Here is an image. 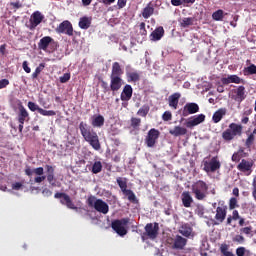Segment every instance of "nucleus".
<instances>
[{
	"instance_id": "4468645a",
	"label": "nucleus",
	"mask_w": 256,
	"mask_h": 256,
	"mask_svg": "<svg viewBox=\"0 0 256 256\" xmlns=\"http://www.w3.org/2000/svg\"><path fill=\"white\" fill-rule=\"evenodd\" d=\"M56 31L58 34H65L68 36H72L73 35V27H72L71 22H69V21L61 22L59 24V26L57 27Z\"/></svg>"
},
{
	"instance_id": "a211bd4d",
	"label": "nucleus",
	"mask_w": 256,
	"mask_h": 256,
	"mask_svg": "<svg viewBox=\"0 0 256 256\" xmlns=\"http://www.w3.org/2000/svg\"><path fill=\"white\" fill-rule=\"evenodd\" d=\"M232 92L236 95L232 96V100L236 101L238 103H241L245 100L246 94H245V87L239 86L237 89H233Z\"/></svg>"
},
{
	"instance_id": "f8f14e48",
	"label": "nucleus",
	"mask_w": 256,
	"mask_h": 256,
	"mask_svg": "<svg viewBox=\"0 0 256 256\" xmlns=\"http://www.w3.org/2000/svg\"><path fill=\"white\" fill-rule=\"evenodd\" d=\"M200 106L195 102H188L186 105L183 106L181 115L183 117H187L188 115H194L199 113Z\"/></svg>"
},
{
	"instance_id": "052dcab7",
	"label": "nucleus",
	"mask_w": 256,
	"mask_h": 256,
	"mask_svg": "<svg viewBox=\"0 0 256 256\" xmlns=\"http://www.w3.org/2000/svg\"><path fill=\"white\" fill-rule=\"evenodd\" d=\"M22 67H23V70L25 71V73H30L31 72V69L30 67L28 66V61H23L22 63Z\"/></svg>"
},
{
	"instance_id": "2eb2a0df",
	"label": "nucleus",
	"mask_w": 256,
	"mask_h": 256,
	"mask_svg": "<svg viewBox=\"0 0 256 256\" xmlns=\"http://www.w3.org/2000/svg\"><path fill=\"white\" fill-rule=\"evenodd\" d=\"M254 166L253 161H247L242 159L241 162L238 164L237 169L241 173H246V175H250L252 173V167Z\"/></svg>"
},
{
	"instance_id": "c85d7f7f",
	"label": "nucleus",
	"mask_w": 256,
	"mask_h": 256,
	"mask_svg": "<svg viewBox=\"0 0 256 256\" xmlns=\"http://www.w3.org/2000/svg\"><path fill=\"white\" fill-rule=\"evenodd\" d=\"M226 114H227L226 108H221V109L216 110L212 117L213 122L220 123L223 116H225Z\"/></svg>"
},
{
	"instance_id": "6ab92c4d",
	"label": "nucleus",
	"mask_w": 256,
	"mask_h": 256,
	"mask_svg": "<svg viewBox=\"0 0 256 256\" xmlns=\"http://www.w3.org/2000/svg\"><path fill=\"white\" fill-rule=\"evenodd\" d=\"M125 76L128 83H137L141 81V74L134 69L126 70Z\"/></svg>"
},
{
	"instance_id": "72a5a7b5",
	"label": "nucleus",
	"mask_w": 256,
	"mask_h": 256,
	"mask_svg": "<svg viewBox=\"0 0 256 256\" xmlns=\"http://www.w3.org/2000/svg\"><path fill=\"white\" fill-rule=\"evenodd\" d=\"M153 14H154V8L152 6V3L149 2L146 8L142 10L141 15L142 17H144V19H149Z\"/></svg>"
},
{
	"instance_id": "aec40b11",
	"label": "nucleus",
	"mask_w": 256,
	"mask_h": 256,
	"mask_svg": "<svg viewBox=\"0 0 256 256\" xmlns=\"http://www.w3.org/2000/svg\"><path fill=\"white\" fill-rule=\"evenodd\" d=\"M181 201L184 208H191L194 199L189 191H183L181 195Z\"/></svg>"
},
{
	"instance_id": "a19ab883",
	"label": "nucleus",
	"mask_w": 256,
	"mask_h": 256,
	"mask_svg": "<svg viewBox=\"0 0 256 256\" xmlns=\"http://www.w3.org/2000/svg\"><path fill=\"white\" fill-rule=\"evenodd\" d=\"M102 169H103L102 162L97 161V162H95V163L92 165L91 172L94 173V174H98V173H101V172H102Z\"/></svg>"
},
{
	"instance_id": "5701e85b",
	"label": "nucleus",
	"mask_w": 256,
	"mask_h": 256,
	"mask_svg": "<svg viewBox=\"0 0 256 256\" xmlns=\"http://www.w3.org/2000/svg\"><path fill=\"white\" fill-rule=\"evenodd\" d=\"M180 98L181 94L178 92L173 93L171 96H168V106L176 110L178 108Z\"/></svg>"
},
{
	"instance_id": "4c0bfd02",
	"label": "nucleus",
	"mask_w": 256,
	"mask_h": 256,
	"mask_svg": "<svg viewBox=\"0 0 256 256\" xmlns=\"http://www.w3.org/2000/svg\"><path fill=\"white\" fill-rule=\"evenodd\" d=\"M255 143V136L253 134H249L246 141H245V147L248 149V151H251L252 146Z\"/></svg>"
},
{
	"instance_id": "58836bf2",
	"label": "nucleus",
	"mask_w": 256,
	"mask_h": 256,
	"mask_svg": "<svg viewBox=\"0 0 256 256\" xmlns=\"http://www.w3.org/2000/svg\"><path fill=\"white\" fill-rule=\"evenodd\" d=\"M193 23H194V18L192 17L183 18L180 22V27L187 28L189 26H192Z\"/></svg>"
},
{
	"instance_id": "dca6fc26",
	"label": "nucleus",
	"mask_w": 256,
	"mask_h": 256,
	"mask_svg": "<svg viewBox=\"0 0 256 256\" xmlns=\"http://www.w3.org/2000/svg\"><path fill=\"white\" fill-rule=\"evenodd\" d=\"M205 118L206 117L204 114L195 115V116L189 118V120L186 123V127L188 129H192L195 126L200 125L201 123H204Z\"/></svg>"
},
{
	"instance_id": "a878e982",
	"label": "nucleus",
	"mask_w": 256,
	"mask_h": 256,
	"mask_svg": "<svg viewBox=\"0 0 256 256\" xmlns=\"http://www.w3.org/2000/svg\"><path fill=\"white\" fill-rule=\"evenodd\" d=\"M24 173L26 176L28 177H32L33 174H36L38 176H42L44 174V168L43 167H39V168H30L29 166H26Z\"/></svg>"
},
{
	"instance_id": "de8ad7c7",
	"label": "nucleus",
	"mask_w": 256,
	"mask_h": 256,
	"mask_svg": "<svg viewBox=\"0 0 256 256\" xmlns=\"http://www.w3.org/2000/svg\"><path fill=\"white\" fill-rule=\"evenodd\" d=\"M38 113L42 116H55L56 112L54 110H44L41 108V110L38 111Z\"/></svg>"
},
{
	"instance_id": "79ce46f5",
	"label": "nucleus",
	"mask_w": 256,
	"mask_h": 256,
	"mask_svg": "<svg viewBox=\"0 0 256 256\" xmlns=\"http://www.w3.org/2000/svg\"><path fill=\"white\" fill-rule=\"evenodd\" d=\"M150 112V106L149 105H143L138 111L137 115L141 117H146Z\"/></svg>"
},
{
	"instance_id": "774afa93",
	"label": "nucleus",
	"mask_w": 256,
	"mask_h": 256,
	"mask_svg": "<svg viewBox=\"0 0 256 256\" xmlns=\"http://www.w3.org/2000/svg\"><path fill=\"white\" fill-rule=\"evenodd\" d=\"M171 4L173 6H180V5H183L184 2H183V0H171Z\"/></svg>"
},
{
	"instance_id": "ea45409f",
	"label": "nucleus",
	"mask_w": 256,
	"mask_h": 256,
	"mask_svg": "<svg viewBox=\"0 0 256 256\" xmlns=\"http://www.w3.org/2000/svg\"><path fill=\"white\" fill-rule=\"evenodd\" d=\"M118 187H120L121 191H126L127 190V179L118 177L116 179Z\"/></svg>"
},
{
	"instance_id": "4d7b16f0",
	"label": "nucleus",
	"mask_w": 256,
	"mask_h": 256,
	"mask_svg": "<svg viewBox=\"0 0 256 256\" xmlns=\"http://www.w3.org/2000/svg\"><path fill=\"white\" fill-rule=\"evenodd\" d=\"M250 253V251L249 250H246L245 249V247H239V248H237V250H236V254H237V256H245V253Z\"/></svg>"
},
{
	"instance_id": "37998d69",
	"label": "nucleus",
	"mask_w": 256,
	"mask_h": 256,
	"mask_svg": "<svg viewBox=\"0 0 256 256\" xmlns=\"http://www.w3.org/2000/svg\"><path fill=\"white\" fill-rule=\"evenodd\" d=\"M244 74L247 75H255L256 74V66L254 64L247 66L244 68Z\"/></svg>"
},
{
	"instance_id": "e2e57ef3",
	"label": "nucleus",
	"mask_w": 256,
	"mask_h": 256,
	"mask_svg": "<svg viewBox=\"0 0 256 256\" xmlns=\"http://www.w3.org/2000/svg\"><path fill=\"white\" fill-rule=\"evenodd\" d=\"M126 4H127V0H117L118 9L125 8Z\"/></svg>"
},
{
	"instance_id": "864d4df0",
	"label": "nucleus",
	"mask_w": 256,
	"mask_h": 256,
	"mask_svg": "<svg viewBox=\"0 0 256 256\" xmlns=\"http://www.w3.org/2000/svg\"><path fill=\"white\" fill-rule=\"evenodd\" d=\"M195 213L198 217H204V207L203 206H200L198 205L195 209Z\"/></svg>"
},
{
	"instance_id": "680f3d73",
	"label": "nucleus",
	"mask_w": 256,
	"mask_h": 256,
	"mask_svg": "<svg viewBox=\"0 0 256 256\" xmlns=\"http://www.w3.org/2000/svg\"><path fill=\"white\" fill-rule=\"evenodd\" d=\"M10 84V81L8 79H3L0 81V90L4 89L6 86Z\"/></svg>"
},
{
	"instance_id": "338daca9",
	"label": "nucleus",
	"mask_w": 256,
	"mask_h": 256,
	"mask_svg": "<svg viewBox=\"0 0 256 256\" xmlns=\"http://www.w3.org/2000/svg\"><path fill=\"white\" fill-rule=\"evenodd\" d=\"M253 198L256 201V176L254 177L253 180V192H252Z\"/></svg>"
},
{
	"instance_id": "9d476101",
	"label": "nucleus",
	"mask_w": 256,
	"mask_h": 256,
	"mask_svg": "<svg viewBox=\"0 0 256 256\" xmlns=\"http://www.w3.org/2000/svg\"><path fill=\"white\" fill-rule=\"evenodd\" d=\"M227 217V206H217L216 207V214L214 220H212L213 225H221L225 222Z\"/></svg>"
},
{
	"instance_id": "bb28decb",
	"label": "nucleus",
	"mask_w": 256,
	"mask_h": 256,
	"mask_svg": "<svg viewBox=\"0 0 256 256\" xmlns=\"http://www.w3.org/2000/svg\"><path fill=\"white\" fill-rule=\"evenodd\" d=\"M164 36V29L162 26H159L155 29V31L150 34V40L152 41H160Z\"/></svg>"
},
{
	"instance_id": "c9c22d12",
	"label": "nucleus",
	"mask_w": 256,
	"mask_h": 256,
	"mask_svg": "<svg viewBox=\"0 0 256 256\" xmlns=\"http://www.w3.org/2000/svg\"><path fill=\"white\" fill-rule=\"evenodd\" d=\"M122 193H123V195L128 197V200H129L130 203H137L138 202V200L136 198V195H135L133 190L126 189V190H123Z\"/></svg>"
},
{
	"instance_id": "393cba45",
	"label": "nucleus",
	"mask_w": 256,
	"mask_h": 256,
	"mask_svg": "<svg viewBox=\"0 0 256 256\" xmlns=\"http://www.w3.org/2000/svg\"><path fill=\"white\" fill-rule=\"evenodd\" d=\"M123 75V69L121 68L119 62H114L112 64V71H111V76L113 78H122Z\"/></svg>"
},
{
	"instance_id": "423d86ee",
	"label": "nucleus",
	"mask_w": 256,
	"mask_h": 256,
	"mask_svg": "<svg viewBox=\"0 0 256 256\" xmlns=\"http://www.w3.org/2000/svg\"><path fill=\"white\" fill-rule=\"evenodd\" d=\"M159 231H160V227L158 222L147 223L145 226V232L141 234L142 241H145L147 239H150V240L158 239Z\"/></svg>"
},
{
	"instance_id": "412c9836",
	"label": "nucleus",
	"mask_w": 256,
	"mask_h": 256,
	"mask_svg": "<svg viewBox=\"0 0 256 256\" xmlns=\"http://www.w3.org/2000/svg\"><path fill=\"white\" fill-rule=\"evenodd\" d=\"M133 87L131 85L126 84L121 93V101H130L133 97Z\"/></svg>"
},
{
	"instance_id": "c756f323",
	"label": "nucleus",
	"mask_w": 256,
	"mask_h": 256,
	"mask_svg": "<svg viewBox=\"0 0 256 256\" xmlns=\"http://www.w3.org/2000/svg\"><path fill=\"white\" fill-rule=\"evenodd\" d=\"M45 168L47 170V176H46L47 181L49 182L50 185L55 187L54 168L51 165H46Z\"/></svg>"
},
{
	"instance_id": "c03bdc74",
	"label": "nucleus",
	"mask_w": 256,
	"mask_h": 256,
	"mask_svg": "<svg viewBox=\"0 0 256 256\" xmlns=\"http://www.w3.org/2000/svg\"><path fill=\"white\" fill-rule=\"evenodd\" d=\"M45 64L41 63L32 74V79H37L41 72L44 70Z\"/></svg>"
},
{
	"instance_id": "6e6d98bb",
	"label": "nucleus",
	"mask_w": 256,
	"mask_h": 256,
	"mask_svg": "<svg viewBox=\"0 0 256 256\" xmlns=\"http://www.w3.org/2000/svg\"><path fill=\"white\" fill-rule=\"evenodd\" d=\"M162 119L164 122H169L171 121L172 119V113L170 111H165L163 116H162Z\"/></svg>"
},
{
	"instance_id": "7c9ffc66",
	"label": "nucleus",
	"mask_w": 256,
	"mask_h": 256,
	"mask_svg": "<svg viewBox=\"0 0 256 256\" xmlns=\"http://www.w3.org/2000/svg\"><path fill=\"white\" fill-rule=\"evenodd\" d=\"M92 25V18L83 16L80 18L79 27L83 30H87Z\"/></svg>"
},
{
	"instance_id": "2f4dec72",
	"label": "nucleus",
	"mask_w": 256,
	"mask_h": 256,
	"mask_svg": "<svg viewBox=\"0 0 256 256\" xmlns=\"http://www.w3.org/2000/svg\"><path fill=\"white\" fill-rule=\"evenodd\" d=\"M105 123V118L102 115H97L92 119L91 125L95 128H102Z\"/></svg>"
},
{
	"instance_id": "9b49d317",
	"label": "nucleus",
	"mask_w": 256,
	"mask_h": 256,
	"mask_svg": "<svg viewBox=\"0 0 256 256\" xmlns=\"http://www.w3.org/2000/svg\"><path fill=\"white\" fill-rule=\"evenodd\" d=\"M55 199H60V204L66 206L68 209L77 210L78 208L72 202L70 196L63 192H57L54 195Z\"/></svg>"
},
{
	"instance_id": "09e8293b",
	"label": "nucleus",
	"mask_w": 256,
	"mask_h": 256,
	"mask_svg": "<svg viewBox=\"0 0 256 256\" xmlns=\"http://www.w3.org/2000/svg\"><path fill=\"white\" fill-rule=\"evenodd\" d=\"M212 17L216 21H221L223 19V11L221 9H218L213 13Z\"/></svg>"
},
{
	"instance_id": "20e7f679",
	"label": "nucleus",
	"mask_w": 256,
	"mask_h": 256,
	"mask_svg": "<svg viewBox=\"0 0 256 256\" xmlns=\"http://www.w3.org/2000/svg\"><path fill=\"white\" fill-rule=\"evenodd\" d=\"M111 80L110 83H108L105 80H100V87L103 89V93H109L112 92L113 95L121 89L123 85V80L121 77H109Z\"/></svg>"
},
{
	"instance_id": "b1692460",
	"label": "nucleus",
	"mask_w": 256,
	"mask_h": 256,
	"mask_svg": "<svg viewBox=\"0 0 256 256\" xmlns=\"http://www.w3.org/2000/svg\"><path fill=\"white\" fill-rule=\"evenodd\" d=\"M187 244V239L184 238L183 236L180 235H176V237L174 238V242H173V248L174 249H184V247Z\"/></svg>"
},
{
	"instance_id": "e433bc0d",
	"label": "nucleus",
	"mask_w": 256,
	"mask_h": 256,
	"mask_svg": "<svg viewBox=\"0 0 256 256\" xmlns=\"http://www.w3.org/2000/svg\"><path fill=\"white\" fill-rule=\"evenodd\" d=\"M141 124H142L141 118L132 117L130 120V126L134 130H139V128L141 127Z\"/></svg>"
},
{
	"instance_id": "f704fd0d",
	"label": "nucleus",
	"mask_w": 256,
	"mask_h": 256,
	"mask_svg": "<svg viewBox=\"0 0 256 256\" xmlns=\"http://www.w3.org/2000/svg\"><path fill=\"white\" fill-rule=\"evenodd\" d=\"M19 110H20V114H18V123L25 124L26 119L29 117V113L26 110V108L23 106H21Z\"/></svg>"
},
{
	"instance_id": "f257e3e1",
	"label": "nucleus",
	"mask_w": 256,
	"mask_h": 256,
	"mask_svg": "<svg viewBox=\"0 0 256 256\" xmlns=\"http://www.w3.org/2000/svg\"><path fill=\"white\" fill-rule=\"evenodd\" d=\"M79 129L82 137L84 140L90 144L92 148H94L95 151H100L101 144L99 140V136L96 132H94L87 123L80 122Z\"/></svg>"
},
{
	"instance_id": "cd10ccee",
	"label": "nucleus",
	"mask_w": 256,
	"mask_h": 256,
	"mask_svg": "<svg viewBox=\"0 0 256 256\" xmlns=\"http://www.w3.org/2000/svg\"><path fill=\"white\" fill-rule=\"evenodd\" d=\"M168 133L174 137L185 136L187 134V129L181 126H175L174 129H171Z\"/></svg>"
},
{
	"instance_id": "69168bd1",
	"label": "nucleus",
	"mask_w": 256,
	"mask_h": 256,
	"mask_svg": "<svg viewBox=\"0 0 256 256\" xmlns=\"http://www.w3.org/2000/svg\"><path fill=\"white\" fill-rule=\"evenodd\" d=\"M45 180H46V176H43V175L37 176V177L34 178V182H36L38 184L42 183Z\"/></svg>"
},
{
	"instance_id": "4be33fe9",
	"label": "nucleus",
	"mask_w": 256,
	"mask_h": 256,
	"mask_svg": "<svg viewBox=\"0 0 256 256\" xmlns=\"http://www.w3.org/2000/svg\"><path fill=\"white\" fill-rule=\"evenodd\" d=\"M54 42V39L50 36L42 37L38 43V49L46 51Z\"/></svg>"
},
{
	"instance_id": "473e14b6",
	"label": "nucleus",
	"mask_w": 256,
	"mask_h": 256,
	"mask_svg": "<svg viewBox=\"0 0 256 256\" xmlns=\"http://www.w3.org/2000/svg\"><path fill=\"white\" fill-rule=\"evenodd\" d=\"M180 234L184 237H190L193 232V228L189 224H183L181 228L179 229Z\"/></svg>"
},
{
	"instance_id": "f03ea898",
	"label": "nucleus",
	"mask_w": 256,
	"mask_h": 256,
	"mask_svg": "<svg viewBox=\"0 0 256 256\" xmlns=\"http://www.w3.org/2000/svg\"><path fill=\"white\" fill-rule=\"evenodd\" d=\"M191 193L197 201H205L209 195V185L203 180H198L191 185Z\"/></svg>"
},
{
	"instance_id": "1a4fd4ad",
	"label": "nucleus",
	"mask_w": 256,
	"mask_h": 256,
	"mask_svg": "<svg viewBox=\"0 0 256 256\" xmlns=\"http://www.w3.org/2000/svg\"><path fill=\"white\" fill-rule=\"evenodd\" d=\"M205 173H216L221 168V162L218 159V156L212 157L211 161H203Z\"/></svg>"
},
{
	"instance_id": "bf43d9fd",
	"label": "nucleus",
	"mask_w": 256,
	"mask_h": 256,
	"mask_svg": "<svg viewBox=\"0 0 256 256\" xmlns=\"http://www.w3.org/2000/svg\"><path fill=\"white\" fill-rule=\"evenodd\" d=\"M252 229L253 228L251 226L250 227H246V228H241L240 232H242V233H244L246 235H250L252 233Z\"/></svg>"
},
{
	"instance_id": "7ed1b4c3",
	"label": "nucleus",
	"mask_w": 256,
	"mask_h": 256,
	"mask_svg": "<svg viewBox=\"0 0 256 256\" xmlns=\"http://www.w3.org/2000/svg\"><path fill=\"white\" fill-rule=\"evenodd\" d=\"M242 134H243V125L231 123L229 124L228 129H225V131L222 132V139L226 143H230L235 139V137H241Z\"/></svg>"
},
{
	"instance_id": "39448f33",
	"label": "nucleus",
	"mask_w": 256,
	"mask_h": 256,
	"mask_svg": "<svg viewBox=\"0 0 256 256\" xmlns=\"http://www.w3.org/2000/svg\"><path fill=\"white\" fill-rule=\"evenodd\" d=\"M86 203L90 209H95L99 213L104 215L109 213L108 203L100 198H96L95 196L91 195L87 198Z\"/></svg>"
},
{
	"instance_id": "5fc2aeb1",
	"label": "nucleus",
	"mask_w": 256,
	"mask_h": 256,
	"mask_svg": "<svg viewBox=\"0 0 256 256\" xmlns=\"http://www.w3.org/2000/svg\"><path fill=\"white\" fill-rule=\"evenodd\" d=\"M233 242H237L239 244H243L245 242V238H244L243 235L237 234L236 236H234Z\"/></svg>"
},
{
	"instance_id": "ddd939ff",
	"label": "nucleus",
	"mask_w": 256,
	"mask_h": 256,
	"mask_svg": "<svg viewBox=\"0 0 256 256\" xmlns=\"http://www.w3.org/2000/svg\"><path fill=\"white\" fill-rule=\"evenodd\" d=\"M44 19H45V16L41 12L39 11L33 12L30 18L29 29L31 31L35 30L36 27L39 26Z\"/></svg>"
},
{
	"instance_id": "8fccbe9b",
	"label": "nucleus",
	"mask_w": 256,
	"mask_h": 256,
	"mask_svg": "<svg viewBox=\"0 0 256 256\" xmlns=\"http://www.w3.org/2000/svg\"><path fill=\"white\" fill-rule=\"evenodd\" d=\"M28 107H29L30 111H32V112H36V111L39 112V110L42 109L35 102H28Z\"/></svg>"
},
{
	"instance_id": "49530a36",
	"label": "nucleus",
	"mask_w": 256,
	"mask_h": 256,
	"mask_svg": "<svg viewBox=\"0 0 256 256\" xmlns=\"http://www.w3.org/2000/svg\"><path fill=\"white\" fill-rule=\"evenodd\" d=\"M244 149H239L237 153L232 154L231 160L232 162H236L238 163L239 161H241V155L239 153H243Z\"/></svg>"
},
{
	"instance_id": "13d9d810",
	"label": "nucleus",
	"mask_w": 256,
	"mask_h": 256,
	"mask_svg": "<svg viewBox=\"0 0 256 256\" xmlns=\"http://www.w3.org/2000/svg\"><path fill=\"white\" fill-rule=\"evenodd\" d=\"M139 27H140V35L146 36L147 35L146 23L141 22Z\"/></svg>"
},
{
	"instance_id": "3c124183",
	"label": "nucleus",
	"mask_w": 256,
	"mask_h": 256,
	"mask_svg": "<svg viewBox=\"0 0 256 256\" xmlns=\"http://www.w3.org/2000/svg\"><path fill=\"white\" fill-rule=\"evenodd\" d=\"M70 78H71V74L65 73V74H63V76L59 77V82L62 84H65L70 80Z\"/></svg>"
},
{
	"instance_id": "f3484780",
	"label": "nucleus",
	"mask_w": 256,
	"mask_h": 256,
	"mask_svg": "<svg viewBox=\"0 0 256 256\" xmlns=\"http://www.w3.org/2000/svg\"><path fill=\"white\" fill-rule=\"evenodd\" d=\"M222 85H229V84H245V80L238 77V75L233 74V75H228L226 78L221 79Z\"/></svg>"
},
{
	"instance_id": "a18cd8bd",
	"label": "nucleus",
	"mask_w": 256,
	"mask_h": 256,
	"mask_svg": "<svg viewBox=\"0 0 256 256\" xmlns=\"http://www.w3.org/2000/svg\"><path fill=\"white\" fill-rule=\"evenodd\" d=\"M229 247L227 244H222L220 247V251L223 256H235L233 252L228 251Z\"/></svg>"
},
{
	"instance_id": "6e6552de",
	"label": "nucleus",
	"mask_w": 256,
	"mask_h": 256,
	"mask_svg": "<svg viewBox=\"0 0 256 256\" xmlns=\"http://www.w3.org/2000/svg\"><path fill=\"white\" fill-rule=\"evenodd\" d=\"M160 137V131L158 129L152 128L148 131L145 137V144L148 148H154L158 144Z\"/></svg>"
},
{
	"instance_id": "0eeeda50",
	"label": "nucleus",
	"mask_w": 256,
	"mask_h": 256,
	"mask_svg": "<svg viewBox=\"0 0 256 256\" xmlns=\"http://www.w3.org/2000/svg\"><path fill=\"white\" fill-rule=\"evenodd\" d=\"M129 224V219L124 218L121 220L112 221L111 227L119 236L124 237L127 235L126 226Z\"/></svg>"
},
{
	"instance_id": "603ef678",
	"label": "nucleus",
	"mask_w": 256,
	"mask_h": 256,
	"mask_svg": "<svg viewBox=\"0 0 256 256\" xmlns=\"http://www.w3.org/2000/svg\"><path fill=\"white\" fill-rule=\"evenodd\" d=\"M236 208H238L237 198H230V200H229V209L233 210V209H236Z\"/></svg>"
},
{
	"instance_id": "0e129e2a",
	"label": "nucleus",
	"mask_w": 256,
	"mask_h": 256,
	"mask_svg": "<svg viewBox=\"0 0 256 256\" xmlns=\"http://www.w3.org/2000/svg\"><path fill=\"white\" fill-rule=\"evenodd\" d=\"M10 6H12L13 9H20L22 7V4L20 1H16V2H10Z\"/></svg>"
}]
</instances>
